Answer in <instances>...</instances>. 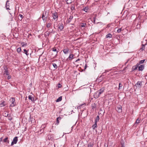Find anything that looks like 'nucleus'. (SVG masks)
Instances as JSON below:
<instances>
[{"instance_id": "obj_49", "label": "nucleus", "mask_w": 147, "mask_h": 147, "mask_svg": "<svg viewBox=\"0 0 147 147\" xmlns=\"http://www.w3.org/2000/svg\"><path fill=\"white\" fill-rule=\"evenodd\" d=\"M2 138H0V142H1V141L2 140Z\"/></svg>"}, {"instance_id": "obj_30", "label": "nucleus", "mask_w": 147, "mask_h": 147, "mask_svg": "<svg viewBox=\"0 0 147 147\" xmlns=\"http://www.w3.org/2000/svg\"><path fill=\"white\" fill-rule=\"evenodd\" d=\"M52 24L51 23H49L47 24V28H49L51 26Z\"/></svg>"}, {"instance_id": "obj_3", "label": "nucleus", "mask_w": 147, "mask_h": 147, "mask_svg": "<svg viewBox=\"0 0 147 147\" xmlns=\"http://www.w3.org/2000/svg\"><path fill=\"white\" fill-rule=\"evenodd\" d=\"M4 74V75H9V73L7 67L5 65L3 66Z\"/></svg>"}, {"instance_id": "obj_50", "label": "nucleus", "mask_w": 147, "mask_h": 147, "mask_svg": "<svg viewBox=\"0 0 147 147\" xmlns=\"http://www.w3.org/2000/svg\"><path fill=\"white\" fill-rule=\"evenodd\" d=\"M95 19H96L95 18H94V23H95Z\"/></svg>"}, {"instance_id": "obj_21", "label": "nucleus", "mask_w": 147, "mask_h": 147, "mask_svg": "<svg viewBox=\"0 0 147 147\" xmlns=\"http://www.w3.org/2000/svg\"><path fill=\"white\" fill-rule=\"evenodd\" d=\"M97 127V123L96 122H95L94 124L92 126V127L93 129H94L96 127Z\"/></svg>"}, {"instance_id": "obj_17", "label": "nucleus", "mask_w": 147, "mask_h": 147, "mask_svg": "<svg viewBox=\"0 0 147 147\" xmlns=\"http://www.w3.org/2000/svg\"><path fill=\"white\" fill-rule=\"evenodd\" d=\"M94 145V143L92 142L88 143V147H92Z\"/></svg>"}, {"instance_id": "obj_55", "label": "nucleus", "mask_w": 147, "mask_h": 147, "mask_svg": "<svg viewBox=\"0 0 147 147\" xmlns=\"http://www.w3.org/2000/svg\"><path fill=\"white\" fill-rule=\"evenodd\" d=\"M9 13H10V15H11V13H10V12H9Z\"/></svg>"}, {"instance_id": "obj_31", "label": "nucleus", "mask_w": 147, "mask_h": 147, "mask_svg": "<svg viewBox=\"0 0 147 147\" xmlns=\"http://www.w3.org/2000/svg\"><path fill=\"white\" fill-rule=\"evenodd\" d=\"M24 51L25 52V53L28 56L29 55V54L28 53V51L26 50V49H24Z\"/></svg>"}, {"instance_id": "obj_32", "label": "nucleus", "mask_w": 147, "mask_h": 147, "mask_svg": "<svg viewBox=\"0 0 147 147\" xmlns=\"http://www.w3.org/2000/svg\"><path fill=\"white\" fill-rule=\"evenodd\" d=\"M53 65L55 69H56L57 68V66L56 64L53 63Z\"/></svg>"}, {"instance_id": "obj_42", "label": "nucleus", "mask_w": 147, "mask_h": 147, "mask_svg": "<svg viewBox=\"0 0 147 147\" xmlns=\"http://www.w3.org/2000/svg\"><path fill=\"white\" fill-rule=\"evenodd\" d=\"M75 9V7L74 6H72L71 7V10H74Z\"/></svg>"}, {"instance_id": "obj_20", "label": "nucleus", "mask_w": 147, "mask_h": 147, "mask_svg": "<svg viewBox=\"0 0 147 147\" xmlns=\"http://www.w3.org/2000/svg\"><path fill=\"white\" fill-rule=\"evenodd\" d=\"M3 141L4 142H7L8 143H9V141L8 140V138L7 137H6L3 140Z\"/></svg>"}, {"instance_id": "obj_12", "label": "nucleus", "mask_w": 147, "mask_h": 147, "mask_svg": "<svg viewBox=\"0 0 147 147\" xmlns=\"http://www.w3.org/2000/svg\"><path fill=\"white\" fill-rule=\"evenodd\" d=\"M73 18V16H72L71 15L69 16V18L67 20V21L68 23H70Z\"/></svg>"}, {"instance_id": "obj_29", "label": "nucleus", "mask_w": 147, "mask_h": 147, "mask_svg": "<svg viewBox=\"0 0 147 147\" xmlns=\"http://www.w3.org/2000/svg\"><path fill=\"white\" fill-rule=\"evenodd\" d=\"M19 16L20 17V18H19V19L20 20H22L23 18V16L22 15L20 14L19 15Z\"/></svg>"}, {"instance_id": "obj_1", "label": "nucleus", "mask_w": 147, "mask_h": 147, "mask_svg": "<svg viewBox=\"0 0 147 147\" xmlns=\"http://www.w3.org/2000/svg\"><path fill=\"white\" fill-rule=\"evenodd\" d=\"M104 90L105 89L104 88H102L96 92V94L97 95V96H96L97 98H98L100 96V94L104 92Z\"/></svg>"}, {"instance_id": "obj_10", "label": "nucleus", "mask_w": 147, "mask_h": 147, "mask_svg": "<svg viewBox=\"0 0 147 147\" xmlns=\"http://www.w3.org/2000/svg\"><path fill=\"white\" fill-rule=\"evenodd\" d=\"M138 70L139 71H142L144 68V65H141L138 66Z\"/></svg>"}, {"instance_id": "obj_33", "label": "nucleus", "mask_w": 147, "mask_h": 147, "mask_svg": "<svg viewBox=\"0 0 147 147\" xmlns=\"http://www.w3.org/2000/svg\"><path fill=\"white\" fill-rule=\"evenodd\" d=\"M17 52L18 53H20L21 51V48H20V47L18 48L17 49Z\"/></svg>"}, {"instance_id": "obj_34", "label": "nucleus", "mask_w": 147, "mask_h": 147, "mask_svg": "<svg viewBox=\"0 0 147 147\" xmlns=\"http://www.w3.org/2000/svg\"><path fill=\"white\" fill-rule=\"evenodd\" d=\"M138 66H137L136 65L135 66H134L133 67L132 69L134 70H135L138 67Z\"/></svg>"}, {"instance_id": "obj_53", "label": "nucleus", "mask_w": 147, "mask_h": 147, "mask_svg": "<svg viewBox=\"0 0 147 147\" xmlns=\"http://www.w3.org/2000/svg\"><path fill=\"white\" fill-rule=\"evenodd\" d=\"M108 71L107 70L105 71V72H108Z\"/></svg>"}, {"instance_id": "obj_56", "label": "nucleus", "mask_w": 147, "mask_h": 147, "mask_svg": "<svg viewBox=\"0 0 147 147\" xmlns=\"http://www.w3.org/2000/svg\"><path fill=\"white\" fill-rule=\"evenodd\" d=\"M118 109H120V107H119V108H118Z\"/></svg>"}, {"instance_id": "obj_58", "label": "nucleus", "mask_w": 147, "mask_h": 147, "mask_svg": "<svg viewBox=\"0 0 147 147\" xmlns=\"http://www.w3.org/2000/svg\"><path fill=\"white\" fill-rule=\"evenodd\" d=\"M118 109H120V107H119V108H118Z\"/></svg>"}, {"instance_id": "obj_52", "label": "nucleus", "mask_w": 147, "mask_h": 147, "mask_svg": "<svg viewBox=\"0 0 147 147\" xmlns=\"http://www.w3.org/2000/svg\"><path fill=\"white\" fill-rule=\"evenodd\" d=\"M98 0H95V2H97L98 1Z\"/></svg>"}, {"instance_id": "obj_54", "label": "nucleus", "mask_w": 147, "mask_h": 147, "mask_svg": "<svg viewBox=\"0 0 147 147\" xmlns=\"http://www.w3.org/2000/svg\"><path fill=\"white\" fill-rule=\"evenodd\" d=\"M1 117H0V121H1Z\"/></svg>"}, {"instance_id": "obj_8", "label": "nucleus", "mask_w": 147, "mask_h": 147, "mask_svg": "<svg viewBox=\"0 0 147 147\" xmlns=\"http://www.w3.org/2000/svg\"><path fill=\"white\" fill-rule=\"evenodd\" d=\"M58 28L60 31H61L63 28V24H59L58 26Z\"/></svg>"}, {"instance_id": "obj_22", "label": "nucleus", "mask_w": 147, "mask_h": 147, "mask_svg": "<svg viewBox=\"0 0 147 147\" xmlns=\"http://www.w3.org/2000/svg\"><path fill=\"white\" fill-rule=\"evenodd\" d=\"M112 35L110 33H109V34H108L106 36V38H111L112 37Z\"/></svg>"}, {"instance_id": "obj_23", "label": "nucleus", "mask_w": 147, "mask_h": 147, "mask_svg": "<svg viewBox=\"0 0 147 147\" xmlns=\"http://www.w3.org/2000/svg\"><path fill=\"white\" fill-rule=\"evenodd\" d=\"M62 99V96H60L56 100V101L57 102H59Z\"/></svg>"}, {"instance_id": "obj_19", "label": "nucleus", "mask_w": 147, "mask_h": 147, "mask_svg": "<svg viewBox=\"0 0 147 147\" xmlns=\"http://www.w3.org/2000/svg\"><path fill=\"white\" fill-rule=\"evenodd\" d=\"M62 118L60 117H57V118L56 123L57 125L59 123V120L61 119Z\"/></svg>"}, {"instance_id": "obj_6", "label": "nucleus", "mask_w": 147, "mask_h": 147, "mask_svg": "<svg viewBox=\"0 0 147 147\" xmlns=\"http://www.w3.org/2000/svg\"><path fill=\"white\" fill-rule=\"evenodd\" d=\"M142 86V82L139 81H138L136 84V87L139 88H140Z\"/></svg>"}, {"instance_id": "obj_14", "label": "nucleus", "mask_w": 147, "mask_h": 147, "mask_svg": "<svg viewBox=\"0 0 147 147\" xmlns=\"http://www.w3.org/2000/svg\"><path fill=\"white\" fill-rule=\"evenodd\" d=\"M89 9V8L88 7H85L82 9V10L87 12Z\"/></svg>"}, {"instance_id": "obj_45", "label": "nucleus", "mask_w": 147, "mask_h": 147, "mask_svg": "<svg viewBox=\"0 0 147 147\" xmlns=\"http://www.w3.org/2000/svg\"><path fill=\"white\" fill-rule=\"evenodd\" d=\"M65 1L66 2H67V4H68V3H71V2H68V0H65Z\"/></svg>"}, {"instance_id": "obj_2", "label": "nucleus", "mask_w": 147, "mask_h": 147, "mask_svg": "<svg viewBox=\"0 0 147 147\" xmlns=\"http://www.w3.org/2000/svg\"><path fill=\"white\" fill-rule=\"evenodd\" d=\"M52 17L54 20L57 21L58 20V16L57 12H55L52 13Z\"/></svg>"}, {"instance_id": "obj_15", "label": "nucleus", "mask_w": 147, "mask_h": 147, "mask_svg": "<svg viewBox=\"0 0 147 147\" xmlns=\"http://www.w3.org/2000/svg\"><path fill=\"white\" fill-rule=\"evenodd\" d=\"M28 98L30 100H31L32 102H33L34 101V98L32 97V95H29L28 96Z\"/></svg>"}, {"instance_id": "obj_4", "label": "nucleus", "mask_w": 147, "mask_h": 147, "mask_svg": "<svg viewBox=\"0 0 147 147\" xmlns=\"http://www.w3.org/2000/svg\"><path fill=\"white\" fill-rule=\"evenodd\" d=\"M11 101V104L10 105V106L11 107H14L16 104V103L15 102V100L14 98H11L10 99Z\"/></svg>"}, {"instance_id": "obj_13", "label": "nucleus", "mask_w": 147, "mask_h": 147, "mask_svg": "<svg viewBox=\"0 0 147 147\" xmlns=\"http://www.w3.org/2000/svg\"><path fill=\"white\" fill-rule=\"evenodd\" d=\"M145 61V59H143L140 61L139 63H137L136 64V65L137 66H139L140 64H142L144 63Z\"/></svg>"}, {"instance_id": "obj_57", "label": "nucleus", "mask_w": 147, "mask_h": 147, "mask_svg": "<svg viewBox=\"0 0 147 147\" xmlns=\"http://www.w3.org/2000/svg\"><path fill=\"white\" fill-rule=\"evenodd\" d=\"M118 109H120V107H119V108H118Z\"/></svg>"}, {"instance_id": "obj_26", "label": "nucleus", "mask_w": 147, "mask_h": 147, "mask_svg": "<svg viewBox=\"0 0 147 147\" xmlns=\"http://www.w3.org/2000/svg\"><path fill=\"white\" fill-rule=\"evenodd\" d=\"M21 44L22 45V47L26 46L27 45V44L26 43H25L24 42H21Z\"/></svg>"}, {"instance_id": "obj_51", "label": "nucleus", "mask_w": 147, "mask_h": 147, "mask_svg": "<svg viewBox=\"0 0 147 147\" xmlns=\"http://www.w3.org/2000/svg\"><path fill=\"white\" fill-rule=\"evenodd\" d=\"M86 66H87V65H86L85 66V69H86Z\"/></svg>"}, {"instance_id": "obj_16", "label": "nucleus", "mask_w": 147, "mask_h": 147, "mask_svg": "<svg viewBox=\"0 0 147 147\" xmlns=\"http://www.w3.org/2000/svg\"><path fill=\"white\" fill-rule=\"evenodd\" d=\"M47 16H45V14L44 13H43L42 15V18L43 19V20H45V21H46L47 19Z\"/></svg>"}, {"instance_id": "obj_9", "label": "nucleus", "mask_w": 147, "mask_h": 147, "mask_svg": "<svg viewBox=\"0 0 147 147\" xmlns=\"http://www.w3.org/2000/svg\"><path fill=\"white\" fill-rule=\"evenodd\" d=\"M74 55L73 54H70L67 59V60H71L74 58Z\"/></svg>"}, {"instance_id": "obj_5", "label": "nucleus", "mask_w": 147, "mask_h": 147, "mask_svg": "<svg viewBox=\"0 0 147 147\" xmlns=\"http://www.w3.org/2000/svg\"><path fill=\"white\" fill-rule=\"evenodd\" d=\"M18 140V137H15L13 140V141L11 143V146H13L14 144H16L17 143Z\"/></svg>"}, {"instance_id": "obj_44", "label": "nucleus", "mask_w": 147, "mask_h": 147, "mask_svg": "<svg viewBox=\"0 0 147 147\" xmlns=\"http://www.w3.org/2000/svg\"><path fill=\"white\" fill-rule=\"evenodd\" d=\"M8 76L7 77L8 79H10L11 78V76L9 75H8Z\"/></svg>"}, {"instance_id": "obj_47", "label": "nucleus", "mask_w": 147, "mask_h": 147, "mask_svg": "<svg viewBox=\"0 0 147 147\" xmlns=\"http://www.w3.org/2000/svg\"><path fill=\"white\" fill-rule=\"evenodd\" d=\"M47 13V11H45V12L43 13H44V14H45V16H47V15H46V14Z\"/></svg>"}, {"instance_id": "obj_46", "label": "nucleus", "mask_w": 147, "mask_h": 147, "mask_svg": "<svg viewBox=\"0 0 147 147\" xmlns=\"http://www.w3.org/2000/svg\"><path fill=\"white\" fill-rule=\"evenodd\" d=\"M129 61V59H128L127 60L126 62L125 63V64H126Z\"/></svg>"}, {"instance_id": "obj_39", "label": "nucleus", "mask_w": 147, "mask_h": 147, "mask_svg": "<svg viewBox=\"0 0 147 147\" xmlns=\"http://www.w3.org/2000/svg\"><path fill=\"white\" fill-rule=\"evenodd\" d=\"M121 30H122V28H120L117 30V32L118 33H119L121 31Z\"/></svg>"}, {"instance_id": "obj_41", "label": "nucleus", "mask_w": 147, "mask_h": 147, "mask_svg": "<svg viewBox=\"0 0 147 147\" xmlns=\"http://www.w3.org/2000/svg\"><path fill=\"white\" fill-rule=\"evenodd\" d=\"M83 105V104H81L79 106H78L77 107V109H80L81 108V107Z\"/></svg>"}, {"instance_id": "obj_37", "label": "nucleus", "mask_w": 147, "mask_h": 147, "mask_svg": "<svg viewBox=\"0 0 147 147\" xmlns=\"http://www.w3.org/2000/svg\"><path fill=\"white\" fill-rule=\"evenodd\" d=\"M122 85L121 83H119V89H120L122 87Z\"/></svg>"}, {"instance_id": "obj_36", "label": "nucleus", "mask_w": 147, "mask_h": 147, "mask_svg": "<svg viewBox=\"0 0 147 147\" xmlns=\"http://www.w3.org/2000/svg\"><path fill=\"white\" fill-rule=\"evenodd\" d=\"M140 119H138L136 122H135V124H138V123H140Z\"/></svg>"}, {"instance_id": "obj_48", "label": "nucleus", "mask_w": 147, "mask_h": 147, "mask_svg": "<svg viewBox=\"0 0 147 147\" xmlns=\"http://www.w3.org/2000/svg\"><path fill=\"white\" fill-rule=\"evenodd\" d=\"M80 59H78L76 61V62H78V61H80Z\"/></svg>"}, {"instance_id": "obj_25", "label": "nucleus", "mask_w": 147, "mask_h": 147, "mask_svg": "<svg viewBox=\"0 0 147 147\" xmlns=\"http://www.w3.org/2000/svg\"><path fill=\"white\" fill-rule=\"evenodd\" d=\"M99 119L100 118L99 116H97L96 118L95 122H96L97 123V122L99 121Z\"/></svg>"}, {"instance_id": "obj_7", "label": "nucleus", "mask_w": 147, "mask_h": 147, "mask_svg": "<svg viewBox=\"0 0 147 147\" xmlns=\"http://www.w3.org/2000/svg\"><path fill=\"white\" fill-rule=\"evenodd\" d=\"M69 49L68 47H67L66 48H65L62 50V51H63V53L65 54H68L69 53Z\"/></svg>"}, {"instance_id": "obj_24", "label": "nucleus", "mask_w": 147, "mask_h": 147, "mask_svg": "<svg viewBox=\"0 0 147 147\" xmlns=\"http://www.w3.org/2000/svg\"><path fill=\"white\" fill-rule=\"evenodd\" d=\"M5 101H3L0 104V106L1 107L5 106Z\"/></svg>"}, {"instance_id": "obj_40", "label": "nucleus", "mask_w": 147, "mask_h": 147, "mask_svg": "<svg viewBox=\"0 0 147 147\" xmlns=\"http://www.w3.org/2000/svg\"><path fill=\"white\" fill-rule=\"evenodd\" d=\"M140 23L139 24H137V28L138 29H140Z\"/></svg>"}, {"instance_id": "obj_18", "label": "nucleus", "mask_w": 147, "mask_h": 147, "mask_svg": "<svg viewBox=\"0 0 147 147\" xmlns=\"http://www.w3.org/2000/svg\"><path fill=\"white\" fill-rule=\"evenodd\" d=\"M3 115L5 117H7L9 116L8 113L7 112L5 111L3 113Z\"/></svg>"}, {"instance_id": "obj_59", "label": "nucleus", "mask_w": 147, "mask_h": 147, "mask_svg": "<svg viewBox=\"0 0 147 147\" xmlns=\"http://www.w3.org/2000/svg\"><path fill=\"white\" fill-rule=\"evenodd\" d=\"M1 142H0V143Z\"/></svg>"}, {"instance_id": "obj_35", "label": "nucleus", "mask_w": 147, "mask_h": 147, "mask_svg": "<svg viewBox=\"0 0 147 147\" xmlns=\"http://www.w3.org/2000/svg\"><path fill=\"white\" fill-rule=\"evenodd\" d=\"M86 25V23H82L81 24V26L82 27H84Z\"/></svg>"}, {"instance_id": "obj_27", "label": "nucleus", "mask_w": 147, "mask_h": 147, "mask_svg": "<svg viewBox=\"0 0 147 147\" xmlns=\"http://www.w3.org/2000/svg\"><path fill=\"white\" fill-rule=\"evenodd\" d=\"M52 51L54 52H56V54L58 53V51H57V49L55 47H54L52 49Z\"/></svg>"}, {"instance_id": "obj_28", "label": "nucleus", "mask_w": 147, "mask_h": 147, "mask_svg": "<svg viewBox=\"0 0 147 147\" xmlns=\"http://www.w3.org/2000/svg\"><path fill=\"white\" fill-rule=\"evenodd\" d=\"M146 45V44H145V45H144L143 44L142 45V47L141 48V50L142 51H143L144 49H145V45Z\"/></svg>"}, {"instance_id": "obj_38", "label": "nucleus", "mask_w": 147, "mask_h": 147, "mask_svg": "<svg viewBox=\"0 0 147 147\" xmlns=\"http://www.w3.org/2000/svg\"><path fill=\"white\" fill-rule=\"evenodd\" d=\"M8 119L10 121H11L13 119L12 117L10 115L9 116H8Z\"/></svg>"}, {"instance_id": "obj_11", "label": "nucleus", "mask_w": 147, "mask_h": 147, "mask_svg": "<svg viewBox=\"0 0 147 147\" xmlns=\"http://www.w3.org/2000/svg\"><path fill=\"white\" fill-rule=\"evenodd\" d=\"M9 1L7 0L6 2V3L5 5V7H6V8L7 9H9Z\"/></svg>"}, {"instance_id": "obj_43", "label": "nucleus", "mask_w": 147, "mask_h": 147, "mask_svg": "<svg viewBox=\"0 0 147 147\" xmlns=\"http://www.w3.org/2000/svg\"><path fill=\"white\" fill-rule=\"evenodd\" d=\"M58 86L59 88H60L61 86V85L60 84H58Z\"/></svg>"}]
</instances>
